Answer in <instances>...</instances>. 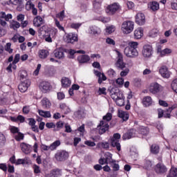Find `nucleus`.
<instances>
[{
	"mask_svg": "<svg viewBox=\"0 0 177 177\" xmlns=\"http://www.w3.org/2000/svg\"><path fill=\"white\" fill-rule=\"evenodd\" d=\"M59 107L61 110L64 113V114H68L71 111V109H70V107H68L66 104L62 103L59 105Z\"/></svg>",
	"mask_w": 177,
	"mask_h": 177,
	"instance_id": "37",
	"label": "nucleus"
},
{
	"mask_svg": "<svg viewBox=\"0 0 177 177\" xmlns=\"http://www.w3.org/2000/svg\"><path fill=\"white\" fill-rule=\"evenodd\" d=\"M55 158L57 161H64L68 158V153L66 151H59L55 154Z\"/></svg>",
	"mask_w": 177,
	"mask_h": 177,
	"instance_id": "15",
	"label": "nucleus"
},
{
	"mask_svg": "<svg viewBox=\"0 0 177 177\" xmlns=\"http://www.w3.org/2000/svg\"><path fill=\"white\" fill-rule=\"evenodd\" d=\"M159 73L162 78H169L171 77V73L168 70V67H167V66H162L159 68Z\"/></svg>",
	"mask_w": 177,
	"mask_h": 177,
	"instance_id": "16",
	"label": "nucleus"
},
{
	"mask_svg": "<svg viewBox=\"0 0 177 177\" xmlns=\"http://www.w3.org/2000/svg\"><path fill=\"white\" fill-rule=\"evenodd\" d=\"M120 4L118 3H113L106 7V12L109 15H114L117 10H120Z\"/></svg>",
	"mask_w": 177,
	"mask_h": 177,
	"instance_id": "12",
	"label": "nucleus"
},
{
	"mask_svg": "<svg viewBox=\"0 0 177 177\" xmlns=\"http://www.w3.org/2000/svg\"><path fill=\"white\" fill-rule=\"evenodd\" d=\"M11 46L12 44L7 43L5 46V50H6V52H8V53H12L13 52V49L11 48Z\"/></svg>",
	"mask_w": 177,
	"mask_h": 177,
	"instance_id": "61",
	"label": "nucleus"
},
{
	"mask_svg": "<svg viewBox=\"0 0 177 177\" xmlns=\"http://www.w3.org/2000/svg\"><path fill=\"white\" fill-rule=\"evenodd\" d=\"M21 148L23 153H25V154H30V153H31V146L26 143H21Z\"/></svg>",
	"mask_w": 177,
	"mask_h": 177,
	"instance_id": "31",
	"label": "nucleus"
},
{
	"mask_svg": "<svg viewBox=\"0 0 177 177\" xmlns=\"http://www.w3.org/2000/svg\"><path fill=\"white\" fill-rule=\"evenodd\" d=\"M41 104L46 109H50V106H52V104L50 103V101H49V100H48V98H44L41 100Z\"/></svg>",
	"mask_w": 177,
	"mask_h": 177,
	"instance_id": "42",
	"label": "nucleus"
},
{
	"mask_svg": "<svg viewBox=\"0 0 177 177\" xmlns=\"http://www.w3.org/2000/svg\"><path fill=\"white\" fill-rule=\"evenodd\" d=\"M118 115L120 118H122L123 121H127L129 119V113L127 111L119 110Z\"/></svg>",
	"mask_w": 177,
	"mask_h": 177,
	"instance_id": "26",
	"label": "nucleus"
},
{
	"mask_svg": "<svg viewBox=\"0 0 177 177\" xmlns=\"http://www.w3.org/2000/svg\"><path fill=\"white\" fill-rule=\"evenodd\" d=\"M126 5L129 10H132L135 8V3L132 1H126Z\"/></svg>",
	"mask_w": 177,
	"mask_h": 177,
	"instance_id": "58",
	"label": "nucleus"
},
{
	"mask_svg": "<svg viewBox=\"0 0 177 177\" xmlns=\"http://www.w3.org/2000/svg\"><path fill=\"white\" fill-rule=\"evenodd\" d=\"M115 31V26L114 25H111L109 26H106L105 28V32L108 35H110V34H113Z\"/></svg>",
	"mask_w": 177,
	"mask_h": 177,
	"instance_id": "38",
	"label": "nucleus"
},
{
	"mask_svg": "<svg viewBox=\"0 0 177 177\" xmlns=\"http://www.w3.org/2000/svg\"><path fill=\"white\" fill-rule=\"evenodd\" d=\"M10 28L12 30H17V28H20V23L17 22V21L12 20L10 21Z\"/></svg>",
	"mask_w": 177,
	"mask_h": 177,
	"instance_id": "36",
	"label": "nucleus"
},
{
	"mask_svg": "<svg viewBox=\"0 0 177 177\" xmlns=\"http://www.w3.org/2000/svg\"><path fill=\"white\" fill-rule=\"evenodd\" d=\"M155 171L159 174H165V172H167V167L162 164H158L155 167Z\"/></svg>",
	"mask_w": 177,
	"mask_h": 177,
	"instance_id": "24",
	"label": "nucleus"
},
{
	"mask_svg": "<svg viewBox=\"0 0 177 177\" xmlns=\"http://www.w3.org/2000/svg\"><path fill=\"white\" fill-rule=\"evenodd\" d=\"M160 35V30H158V29H153L149 32V35H150V37H152V38H154V37H157V35Z\"/></svg>",
	"mask_w": 177,
	"mask_h": 177,
	"instance_id": "51",
	"label": "nucleus"
},
{
	"mask_svg": "<svg viewBox=\"0 0 177 177\" xmlns=\"http://www.w3.org/2000/svg\"><path fill=\"white\" fill-rule=\"evenodd\" d=\"M106 74L110 78H114L115 77H117V72H115V71H114L113 68H109L106 71Z\"/></svg>",
	"mask_w": 177,
	"mask_h": 177,
	"instance_id": "43",
	"label": "nucleus"
},
{
	"mask_svg": "<svg viewBox=\"0 0 177 177\" xmlns=\"http://www.w3.org/2000/svg\"><path fill=\"white\" fill-rule=\"evenodd\" d=\"M44 24V19L41 16H37L33 19V26L35 27H41Z\"/></svg>",
	"mask_w": 177,
	"mask_h": 177,
	"instance_id": "25",
	"label": "nucleus"
},
{
	"mask_svg": "<svg viewBox=\"0 0 177 177\" xmlns=\"http://www.w3.org/2000/svg\"><path fill=\"white\" fill-rule=\"evenodd\" d=\"M88 32L91 35L97 37V35H100V34H102V29L96 26H91L88 28Z\"/></svg>",
	"mask_w": 177,
	"mask_h": 177,
	"instance_id": "17",
	"label": "nucleus"
},
{
	"mask_svg": "<svg viewBox=\"0 0 177 177\" xmlns=\"http://www.w3.org/2000/svg\"><path fill=\"white\" fill-rule=\"evenodd\" d=\"M117 54V62L115 63V66L118 67V68H120L121 70H124L127 64L124 62V59L122 58V54L120 53L118 50H115Z\"/></svg>",
	"mask_w": 177,
	"mask_h": 177,
	"instance_id": "8",
	"label": "nucleus"
},
{
	"mask_svg": "<svg viewBox=\"0 0 177 177\" xmlns=\"http://www.w3.org/2000/svg\"><path fill=\"white\" fill-rule=\"evenodd\" d=\"M171 88L172 91L175 92V93H177V78L171 82Z\"/></svg>",
	"mask_w": 177,
	"mask_h": 177,
	"instance_id": "50",
	"label": "nucleus"
},
{
	"mask_svg": "<svg viewBox=\"0 0 177 177\" xmlns=\"http://www.w3.org/2000/svg\"><path fill=\"white\" fill-rule=\"evenodd\" d=\"M138 46L139 43H138V41H129L128 46L126 48H129V49H134L135 50H138Z\"/></svg>",
	"mask_w": 177,
	"mask_h": 177,
	"instance_id": "40",
	"label": "nucleus"
},
{
	"mask_svg": "<svg viewBox=\"0 0 177 177\" xmlns=\"http://www.w3.org/2000/svg\"><path fill=\"white\" fill-rule=\"evenodd\" d=\"M112 118H113V115L111 113H107L106 115L103 117L102 121H106V122H109V121H111Z\"/></svg>",
	"mask_w": 177,
	"mask_h": 177,
	"instance_id": "54",
	"label": "nucleus"
},
{
	"mask_svg": "<svg viewBox=\"0 0 177 177\" xmlns=\"http://www.w3.org/2000/svg\"><path fill=\"white\" fill-rule=\"evenodd\" d=\"M31 82H30V80H25L24 82H22L18 86L19 91H20V92L24 93L27 91V89H28V86H30Z\"/></svg>",
	"mask_w": 177,
	"mask_h": 177,
	"instance_id": "19",
	"label": "nucleus"
},
{
	"mask_svg": "<svg viewBox=\"0 0 177 177\" xmlns=\"http://www.w3.org/2000/svg\"><path fill=\"white\" fill-rule=\"evenodd\" d=\"M144 34L145 29L142 27L137 28L133 32L135 39H141L143 37Z\"/></svg>",
	"mask_w": 177,
	"mask_h": 177,
	"instance_id": "18",
	"label": "nucleus"
},
{
	"mask_svg": "<svg viewBox=\"0 0 177 177\" xmlns=\"http://www.w3.org/2000/svg\"><path fill=\"white\" fill-rule=\"evenodd\" d=\"M38 113L41 117H44V118H50L52 117L50 112L48 111L38 110Z\"/></svg>",
	"mask_w": 177,
	"mask_h": 177,
	"instance_id": "34",
	"label": "nucleus"
},
{
	"mask_svg": "<svg viewBox=\"0 0 177 177\" xmlns=\"http://www.w3.org/2000/svg\"><path fill=\"white\" fill-rule=\"evenodd\" d=\"M135 21L138 26H144L145 23H146V16L142 12H138L135 17Z\"/></svg>",
	"mask_w": 177,
	"mask_h": 177,
	"instance_id": "13",
	"label": "nucleus"
},
{
	"mask_svg": "<svg viewBox=\"0 0 177 177\" xmlns=\"http://www.w3.org/2000/svg\"><path fill=\"white\" fill-rule=\"evenodd\" d=\"M109 122L104 120L100 121V124L97 125V130L100 135H103L109 131Z\"/></svg>",
	"mask_w": 177,
	"mask_h": 177,
	"instance_id": "9",
	"label": "nucleus"
},
{
	"mask_svg": "<svg viewBox=\"0 0 177 177\" xmlns=\"http://www.w3.org/2000/svg\"><path fill=\"white\" fill-rule=\"evenodd\" d=\"M105 42H106V44H107V45L115 46V41L114 39H111V37H107L105 39Z\"/></svg>",
	"mask_w": 177,
	"mask_h": 177,
	"instance_id": "53",
	"label": "nucleus"
},
{
	"mask_svg": "<svg viewBox=\"0 0 177 177\" xmlns=\"http://www.w3.org/2000/svg\"><path fill=\"white\" fill-rule=\"evenodd\" d=\"M151 153L152 154H158L160 153V147L156 144L151 146Z\"/></svg>",
	"mask_w": 177,
	"mask_h": 177,
	"instance_id": "41",
	"label": "nucleus"
},
{
	"mask_svg": "<svg viewBox=\"0 0 177 177\" xmlns=\"http://www.w3.org/2000/svg\"><path fill=\"white\" fill-rule=\"evenodd\" d=\"M148 8L153 12H156L160 9V4L157 1H152L148 4Z\"/></svg>",
	"mask_w": 177,
	"mask_h": 177,
	"instance_id": "28",
	"label": "nucleus"
},
{
	"mask_svg": "<svg viewBox=\"0 0 177 177\" xmlns=\"http://www.w3.org/2000/svg\"><path fill=\"white\" fill-rule=\"evenodd\" d=\"M136 131L134 129L129 130L127 133L122 136L123 140H127L128 139H131V138H135V133Z\"/></svg>",
	"mask_w": 177,
	"mask_h": 177,
	"instance_id": "23",
	"label": "nucleus"
},
{
	"mask_svg": "<svg viewBox=\"0 0 177 177\" xmlns=\"http://www.w3.org/2000/svg\"><path fill=\"white\" fill-rule=\"evenodd\" d=\"M56 34H57V29H51L49 31H48L47 32H46V34L44 36V40L46 41V42H52L53 39V38H55V37H56Z\"/></svg>",
	"mask_w": 177,
	"mask_h": 177,
	"instance_id": "10",
	"label": "nucleus"
},
{
	"mask_svg": "<svg viewBox=\"0 0 177 177\" xmlns=\"http://www.w3.org/2000/svg\"><path fill=\"white\" fill-rule=\"evenodd\" d=\"M131 158H133V160H136L138 157H139V153H138V151L136 149L131 150Z\"/></svg>",
	"mask_w": 177,
	"mask_h": 177,
	"instance_id": "59",
	"label": "nucleus"
},
{
	"mask_svg": "<svg viewBox=\"0 0 177 177\" xmlns=\"http://www.w3.org/2000/svg\"><path fill=\"white\" fill-rule=\"evenodd\" d=\"M67 53L69 55L71 59H74V55H75V53H80V55H85L86 52H85V50H75L73 49H68L67 50Z\"/></svg>",
	"mask_w": 177,
	"mask_h": 177,
	"instance_id": "21",
	"label": "nucleus"
},
{
	"mask_svg": "<svg viewBox=\"0 0 177 177\" xmlns=\"http://www.w3.org/2000/svg\"><path fill=\"white\" fill-rule=\"evenodd\" d=\"M141 53L142 57L145 59V60L151 59V57H153V55H154V50L153 49V46L149 44L144 45Z\"/></svg>",
	"mask_w": 177,
	"mask_h": 177,
	"instance_id": "3",
	"label": "nucleus"
},
{
	"mask_svg": "<svg viewBox=\"0 0 177 177\" xmlns=\"http://www.w3.org/2000/svg\"><path fill=\"white\" fill-rule=\"evenodd\" d=\"M39 88L42 92H48L50 91V84L48 82H42L39 84Z\"/></svg>",
	"mask_w": 177,
	"mask_h": 177,
	"instance_id": "20",
	"label": "nucleus"
},
{
	"mask_svg": "<svg viewBox=\"0 0 177 177\" xmlns=\"http://www.w3.org/2000/svg\"><path fill=\"white\" fill-rule=\"evenodd\" d=\"M153 71L150 68H146L142 71V75H144L145 77H147V75H151Z\"/></svg>",
	"mask_w": 177,
	"mask_h": 177,
	"instance_id": "55",
	"label": "nucleus"
},
{
	"mask_svg": "<svg viewBox=\"0 0 177 177\" xmlns=\"http://www.w3.org/2000/svg\"><path fill=\"white\" fill-rule=\"evenodd\" d=\"M156 53L159 55L160 57H165V56H169L172 54V49L166 48L162 50V47L160 45H157Z\"/></svg>",
	"mask_w": 177,
	"mask_h": 177,
	"instance_id": "7",
	"label": "nucleus"
},
{
	"mask_svg": "<svg viewBox=\"0 0 177 177\" xmlns=\"http://www.w3.org/2000/svg\"><path fill=\"white\" fill-rule=\"evenodd\" d=\"M60 145V140H56L54 142H53L50 145V150L51 151H53V150H56V149H57V147H59V145Z\"/></svg>",
	"mask_w": 177,
	"mask_h": 177,
	"instance_id": "45",
	"label": "nucleus"
},
{
	"mask_svg": "<svg viewBox=\"0 0 177 177\" xmlns=\"http://www.w3.org/2000/svg\"><path fill=\"white\" fill-rule=\"evenodd\" d=\"M115 82L119 86H122L124 85V78L118 77L116 79Z\"/></svg>",
	"mask_w": 177,
	"mask_h": 177,
	"instance_id": "63",
	"label": "nucleus"
},
{
	"mask_svg": "<svg viewBox=\"0 0 177 177\" xmlns=\"http://www.w3.org/2000/svg\"><path fill=\"white\" fill-rule=\"evenodd\" d=\"M10 3L12 5H15L16 6H20L23 3V0H10Z\"/></svg>",
	"mask_w": 177,
	"mask_h": 177,
	"instance_id": "60",
	"label": "nucleus"
},
{
	"mask_svg": "<svg viewBox=\"0 0 177 177\" xmlns=\"http://www.w3.org/2000/svg\"><path fill=\"white\" fill-rule=\"evenodd\" d=\"M13 19V15L12 14H6V12H0V24L2 27H6L8 25L6 21H9Z\"/></svg>",
	"mask_w": 177,
	"mask_h": 177,
	"instance_id": "6",
	"label": "nucleus"
},
{
	"mask_svg": "<svg viewBox=\"0 0 177 177\" xmlns=\"http://www.w3.org/2000/svg\"><path fill=\"white\" fill-rule=\"evenodd\" d=\"M111 97L114 100L117 106H122L125 104V96H124L122 91H120L118 88L113 89L111 91Z\"/></svg>",
	"mask_w": 177,
	"mask_h": 177,
	"instance_id": "1",
	"label": "nucleus"
},
{
	"mask_svg": "<svg viewBox=\"0 0 177 177\" xmlns=\"http://www.w3.org/2000/svg\"><path fill=\"white\" fill-rule=\"evenodd\" d=\"M62 176V171L59 169H53L50 171V177H59Z\"/></svg>",
	"mask_w": 177,
	"mask_h": 177,
	"instance_id": "35",
	"label": "nucleus"
},
{
	"mask_svg": "<svg viewBox=\"0 0 177 177\" xmlns=\"http://www.w3.org/2000/svg\"><path fill=\"white\" fill-rule=\"evenodd\" d=\"M54 56L56 59H64V50L63 48H57L54 51Z\"/></svg>",
	"mask_w": 177,
	"mask_h": 177,
	"instance_id": "22",
	"label": "nucleus"
},
{
	"mask_svg": "<svg viewBox=\"0 0 177 177\" xmlns=\"http://www.w3.org/2000/svg\"><path fill=\"white\" fill-rule=\"evenodd\" d=\"M91 60V57L88 55H82L77 57V61L79 63H88Z\"/></svg>",
	"mask_w": 177,
	"mask_h": 177,
	"instance_id": "30",
	"label": "nucleus"
},
{
	"mask_svg": "<svg viewBox=\"0 0 177 177\" xmlns=\"http://www.w3.org/2000/svg\"><path fill=\"white\" fill-rule=\"evenodd\" d=\"M122 71L120 72V77H127L128 74H129V68H125V69H122Z\"/></svg>",
	"mask_w": 177,
	"mask_h": 177,
	"instance_id": "56",
	"label": "nucleus"
},
{
	"mask_svg": "<svg viewBox=\"0 0 177 177\" xmlns=\"http://www.w3.org/2000/svg\"><path fill=\"white\" fill-rule=\"evenodd\" d=\"M106 88H99L98 91H97V94L98 95H106Z\"/></svg>",
	"mask_w": 177,
	"mask_h": 177,
	"instance_id": "64",
	"label": "nucleus"
},
{
	"mask_svg": "<svg viewBox=\"0 0 177 177\" xmlns=\"http://www.w3.org/2000/svg\"><path fill=\"white\" fill-rule=\"evenodd\" d=\"M61 82L62 88H69V86H71V80L68 77H62Z\"/></svg>",
	"mask_w": 177,
	"mask_h": 177,
	"instance_id": "27",
	"label": "nucleus"
},
{
	"mask_svg": "<svg viewBox=\"0 0 177 177\" xmlns=\"http://www.w3.org/2000/svg\"><path fill=\"white\" fill-rule=\"evenodd\" d=\"M107 80V77L104 75V73H101L98 77V83L102 84L103 81H106Z\"/></svg>",
	"mask_w": 177,
	"mask_h": 177,
	"instance_id": "57",
	"label": "nucleus"
},
{
	"mask_svg": "<svg viewBox=\"0 0 177 177\" xmlns=\"http://www.w3.org/2000/svg\"><path fill=\"white\" fill-rule=\"evenodd\" d=\"M55 24L56 26V27L58 28V30H59V31H65L64 30V27H63V26H62V24H60V21H59V20H57V19H55Z\"/></svg>",
	"mask_w": 177,
	"mask_h": 177,
	"instance_id": "49",
	"label": "nucleus"
},
{
	"mask_svg": "<svg viewBox=\"0 0 177 177\" xmlns=\"http://www.w3.org/2000/svg\"><path fill=\"white\" fill-rule=\"evenodd\" d=\"M6 143V137H5V134L0 132V147L2 146H5Z\"/></svg>",
	"mask_w": 177,
	"mask_h": 177,
	"instance_id": "48",
	"label": "nucleus"
},
{
	"mask_svg": "<svg viewBox=\"0 0 177 177\" xmlns=\"http://www.w3.org/2000/svg\"><path fill=\"white\" fill-rule=\"evenodd\" d=\"M35 6L34 5V3H32V1L31 0H28L25 5V9L26 10L30 11Z\"/></svg>",
	"mask_w": 177,
	"mask_h": 177,
	"instance_id": "46",
	"label": "nucleus"
},
{
	"mask_svg": "<svg viewBox=\"0 0 177 177\" xmlns=\"http://www.w3.org/2000/svg\"><path fill=\"white\" fill-rule=\"evenodd\" d=\"M148 91L153 95H157L164 91V87L157 82H153L149 84Z\"/></svg>",
	"mask_w": 177,
	"mask_h": 177,
	"instance_id": "4",
	"label": "nucleus"
},
{
	"mask_svg": "<svg viewBox=\"0 0 177 177\" xmlns=\"http://www.w3.org/2000/svg\"><path fill=\"white\" fill-rule=\"evenodd\" d=\"M135 28V23L132 21H125L121 25V31L122 34L128 35L131 34Z\"/></svg>",
	"mask_w": 177,
	"mask_h": 177,
	"instance_id": "2",
	"label": "nucleus"
},
{
	"mask_svg": "<svg viewBox=\"0 0 177 177\" xmlns=\"http://www.w3.org/2000/svg\"><path fill=\"white\" fill-rule=\"evenodd\" d=\"M121 139V134L116 133L113 134V136L111 138L109 142L112 147H115L118 151H121V144L120 140Z\"/></svg>",
	"mask_w": 177,
	"mask_h": 177,
	"instance_id": "5",
	"label": "nucleus"
},
{
	"mask_svg": "<svg viewBox=\"0 0 177 177\" xmlns=\"http://www.w3.org/2000/svg\"><path fill=\"white\" fill-rule=\"evenodd\" d=\"M26 164H28V159L27 158H25L24 159L19 158L17 160L15 165H24Z\"/></svg>",
	"mask_w": 177,
	"mask_h": 177,
	"instance_id": "44",
	"label": "nucleus"
},
{
	"mask_svg": "<svg viewBox=\"0 0 177 177\" xmlns=\"http://www.w3.org/2000/svg\"><path fill=\"white\" fill-rule=\"evenodd\" d=\"M64 40L68 44H74L78 41V35L75 33H68L65 36Z\"/></svg>",
	"mask_w": 177,
	"mask_h": 177,
	"instance_id": "14",
	"label": "nucleus"
},
{
	"mask_svg": "<svg viewBox=\"0 0 177 177\" xmlns=\"http://www.w3.org/2000/svg\"><path fill=\"white\" fill-rule=\"evenodd\" d=\"M167 177H177V168L171 167Z\"/></svg>",
	"mask_w": 177,
	"mask_h": 177,
	"instance_id": "47",
	"label": "nucleus"
},
{
	"mask_svg": "<svg viewBox=\"0 0 177 177\" xmlns=\"http://www.w3.org/2000/svg\"><path fill=\"white\" fill-rule=\"evenodd\" d=\"M124 53L127 57L131 58H135L139 56V52L138 51V50L131 49L129 48H125Z\"/></svg>",
	"mask_w": 177,
	"mask_h": 177,
	"instance_id": "11",
	"label": "nucleus"
},
{
	"mask_svg": "<svg viewBox=\"0 0 177 177\" xmlns=\"http://www.w3.org/2000/svg\"><path fill=\"white\" fill-rule=\"evenodd\" d=\"M142 104L145 107H149V106H151L153 104V99L150 96H146L142 100Z\"/></svg>",
	"mask_w": 177,
	"mask_h": 177,
	"instance_id": "29",
	"label": "nucleus"
},
{
	"mask_svg": "<svg viewBox=\"0 0 177 177\" xmlns=\"http://www.w3.org/2000/svg\"><path fill=\"white\" fill-rule=\"evenodd\" d=\"M140 133H141V135H148L149 134V129L147 127H140Z\"/></svg>",
	"mask_w": 177,
	"mask_h": 177,
	"instance_id": "52",
	"label": "nucleus"
},
{
	"mask_svg": "<svg viewBox=\"0 0 177 177\" xmlns=\"http://www.w3.org/2000/svg\"><path fill=\"white\" fill-rule=\"evenodd\" d=\"M98 146H100V147H102V149H109L110 147V144L107 142H100L98 144Z\"/></svg>",
	"mask_w": 177,
	"mask_h": 177,
	"instance_id": "62",
	"label": "nucleus"
},
{
	"mask_svg": "<svg viewBox=\"0 0 177 177\" xmlns=\"http://www.w3.org/2000/svg\"><path fill=\"white\" fill-rule=\"evenodd\" d=\"M104 158L107 160L109 164H111V162H116L115 160L113 159V154L110 152H106L104 153Z\"/></svg>",
	"mask_w": 177,
	"mask_h": 177,
	"instance_id": "33",
	"label": "nucleus"
},
{
	"mask_svg": "<svg viewBox=\"0 0 177 177\" xmlns=\"http://www.w3.org/2000/svg\"><path fill=\"white\" fill-rule=\"evenodd\" d=\"M158 118H161L162 117H165V118H171V114L170 113H165L164 114V111L162 109H158Z\"/></svg>",
	"mask_w": 177,
	"mask_h": 177,
	"instance_id": "39",
	"label": "nucleus"
},
{
	"mask_svg": "<svg viewBox=\"0 0 177 177\" xmlns=\"http://www.w3.org/2000/svg\"><path fill=\"white\" fill-rule=\"evenodd\" d=\"M38 55L40 59H46L49 56V51L48 50H40L38 52Z\"/></svg>",
	"mask_w": 177,
	"mask_h": 177,
	"instance_id": "32",
	"label": "nucleus"
}]
</instances>
